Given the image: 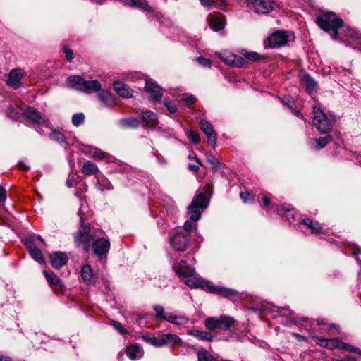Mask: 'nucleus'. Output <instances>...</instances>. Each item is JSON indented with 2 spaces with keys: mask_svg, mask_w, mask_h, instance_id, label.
<instances>
[{
  "mask_svg": "<svg viewBox=\"0 0 361 361\" xmlns=\"http://www.w3.org/2000/svg\"><path fill=\"white\" fill-rule=\"evenodd\" d=\"M317 24L326 32L333 31V38L337 39L338 38V29L343 26V22L342 19L337 17L336 13L328 12L322 14L316 19Z\"/></svg>",
  "mask_w": 361,
  "mask_h": 361,
  "instance_id": "1",
  "label": "nucleus"
},
{
  "mask_svg": "<svg viewBox=\"0 0 361 361\" xmlns=\"http://www.w3.org/2000/svg\"><path fill=\"white\" fill-rule=\"evenodd\" d=\"M313 125L321 133L329 132L332 128L334 121L324 113L320 104H317L313 106Z\"/></svg>",
  "mask_w": 361,
  "mask_h": 361,
  "instance_id": "2",
  "label": "nucleus"
},
{
  "mask_svg": "<svg viewBox=\"0 0 361 361\" xmlns=\"http://www.w3.org/2000/svg\"><path fill=\"white\" fill-rule=\"evenodd\" d=\"M235 322L234 318L221 314L219 317H209L205 319L204 324L207 329L214 331L216 329L226 331L232 326Z\"/></svg>",
  "mask_w": 361,
  "mask_h": 361,
  "instance_id": "3",
  "label": "nucleus"
},
{
  "mask_svg": "<svg viewBox=\"0 0 361 361\" xmlns=\"http://www.w3.org/2000/svg\"><path fill=\"white\" fill-rule=\"evenodd\" d=\"M94 238V235L92 234L91 228L87 226H82L74 235L75 245L77 246L82 245L86 252L89 251L90 243Z\"/></svg>",
  "mask_w": 361,
  "mask_h": 361,
  "instance_id": "4",
  "label": "nucleus"
},
{
  "mask_svg": "<svg viewBox=\"0 0 361 361\" xmlns=\"http://www.w3.org/2000/svg\"><path fill=\"white\" fill-rule=\"evenodd\" d=\"M247 6L259 14H266L274 9L276 3L272 0H247Z\"/></svg>",
  "mask_w": 361,
  "mask_h": 361,
  "instance_id": "5",
  "label": "nucleus"
},
{
  "mask_svg": "<svg viewBox=\"0 0 361 361\" xmlns=\"http://www.w3.org/2000/svg\"><path fill=\"white\" fill-rule=\"evenodd\" d=\"M290 39H293V35H287L283 31L278 30L268 37L267 43L269 47L274 49L287 44Z\"/></svg>",
  "mask_w": 361,
  "mask_h": 361,
  "instance_id": "6",
  "label": "nucleus"
},
{
  "mask_svg": "<svg viewBox=\"0 0 361 361\" xmlns=\"http://www.w3.org/2000/svg\"><path fill=\"white\" fill-rule=\"evenodd\" d=\"M188 234L185 233L176 232L170 240L173 248L178 252H184L188 244Z\"/></svg>",
  "mask_w": 361,
  "mask_h": 361,
  "instance_id": "7",
  "label": "nucleus"
},
{
  "mask_svg": "<svg viewBox=\"0 0 361 361\" xmlns=\"http://www.w3.org/2000/svg\"><path fill=\"white\" fill-rule=\"evenodd\" d=\"M185 281V283L190 288H201L204 290H206L207 291L209 290V286H211V283L208 281H206L203 279L202 278L195 276L188 277Z\"/></svg>",
  "mask_w": 361,
  "mask_h": 361,
  "instance_id": "8",
  "label": "nucleus"
},
{
  "mask_svg": "<svg viewBox=\"0 0 361 361\" xmlns=\"http://www.w3.org/2000/svg\"><path fill=\"white\" fill-rule=\"evenodd\" d=\"M145 90L147 92L150 94L149 99L154 102H159L162 97V91L159 86H158L152 80H147L145 86Z\"/></svg>",
  "mask_w": 361,
  "mask_h": 361,
  "instance_id": "9",
  "label": "nucleus"
},
{
  "mask_svg": "<svg viewBox=\"0 0 361 361\" xmlns=\"http://www.w3.org/2000/svg\"><path fill=\"white\" fill-rule=\"evenodd\" d=\"M201 130L207 136V142L212 146L214 147L216 143V134L212 126L207 121L202 120L200 123Z\"/></svg>",
  "mask_w": 361,
  "mask_h": 361,
  "instance_id": "10",
  "label": "nucleus"
},
{
  "mask_svg": "<svg viewBox=\"0 0 361 361\" xmlns=\"http://www.w3.org/2000/svg\"><path fill=\"white\" fill-rule=\"evenodd\" d=\"M43 274L49 286H51L55 290H63V284L62 281L54 272L44 270Z\"/></svg>",
  "mask_w": 361,
  "mask_h": 361,
  "instance_id": "11",
  "label": "nucleus"
},
{
  "mask_svg": "<svg viewBox=\"0 0 361 361\" xmlns=\"http://www.w3.org/2000/svg\"><path fill=\"white\" fill-rule=\"evenodd\" d=\"M92 248L97 255H106L109 250L110 243L104 238H99L94 242Z\"/></svg>",
  "mask_w": 361,
  "mask_h": 361,
  "instance_id": "12",
  "label": "nucleus"
},
{
  "mask_svg": "<svg viewBox=\"0 0 361 361\" xmlns=\"http://www.w3.org/2000/svg\"><path fill=\"white\" fill-rule=\"evenodd\" d=\"M50 262L53 267L59 269L68 262V257L61 252H56L50 255Z\"/></svg>",
  "mask_w": 361,
  "mask_h": 361,
  "instance_id": "13",
  "label": "nucleus"
},
{
  "mask_svg": "<svg viewBox=\"0 0 361 361\" xmlns=\"http://www.w3.org/2000/svg\"><path fill=\"white\" fill-rule=\"evenodd\" d=\"M209 292L222 295L228 299H231L238 294V293L233 289L214 286L212 283L209 286Z\"/></svg>",
  "mask_w": 361,
  "mask_h": 361,
  "instance_id": "14",
  "label": "nucleus"
},
{
  "mask_svg": "<svg viewBox=\"0 0 361 361\" xmlns=\"http://www.w3.org/2000/svg\"><path fill=\"white\" fill-rule=\"evenodd\" d=\"M174 269L180 276L184 278L190 277L195 274V269L188 266L185 261H180Z\"/></svg>",
  "mask_w": 361,
  "mask_h": 361,
  "instance_id": "15",
  "label": "nucleus"
},
{
  "mask_svg": "<svg viewBox=\"0 0 361 361\" xmlns=\"http://www.w3.org/2000/svg\"><path fill=\"white\" fill-rule=\"evenodd\" d=\"M114 90L123 97L130 98L133 97V90L122 82L114 83Z\"/></svg>",
  "mask_w": 361,
  "mask_h": 361,
  "instance_id": "16",
  "label": "nucleus"
},
{
  "mask_svg": "<svg viewBox=\"0 0 361 361\" xmlns=\"http://www.w3.org/2000/svg\"><path fill=\"white\" fill-rule=\"evenodd\" d=\"M122 1L126 6L137 7L147 11H152V7L146 0H122Z\"/></svg>",
  "mask_w": 361,
  "mask_h": 361,
  "instance_id": "17",
  "label": "nucleus"
},
{
  "mask_svg": "<svg viewBox=\"0 0 361 361\" xmlns=\"http://www.w3.org/2000/svg\"><path fill=\"white\" fill-rule=\"evenodd\" d=\"M21 78L22 74L20 71L13 70L9 73L7 84L9 86L16 89L20 86Z\"/></svg>",
  "mask_w": 361,
  "mask_h": 361,
  "instance_id": "18",
  "label": "nucleus"
},
{
  "mask_svg": "<svg viewBox=\"0 0 361 361\" xmlns=\"http://www.w3.org/2000/svg\"><path fill=\"white\" fill-rule=\"evenodd\" d=\"M85 80L79 75H71L67 78L68 86L82 91Z\"/></svg>",
  "mask_w": 361,
  "mask_h": 361,
  "instance_id": "19",
  "label": "nucleus"
},
{
  "mask_svg": "<svg viewBox=\"0 0 361 361\" xmlns=\"http://www.w3.org/2000/svg\"><path fill=\"white\" fill-rule=\"evenodd\" d=\"M142 121L147 127H154L157 124V116L150 111H142Z\"/></svg>",
  "mask_w": 361,
  "mask_h": 361,
  "instance_id": "20",
  "label": "nucleus"
},
{
  "mask_svg": "<svg viewBox=\"0 0 361 361\" xmlns=\"http://www.w3.org/2000/svg\"><path fill=\"white\" fill-rule=\"evenodd\" d=\"M101 88L102 85L97 80H85L82 91L90 94L97 92L100 90Z\"/></svg>",
  "mask_w": 361,
  "mask_h": 361,
  "instance_id": "21",
  "label": "nucleus"
},
{
  "mask_svg": "<svg viewBox=\"0 0 361 361\" xmlns=\"http://www.w3.org/2000/svg\"><path fill=\"white\" fill-rule=\"evenodd\" d=\"M188 334L191 335L199 340L212 341L213 337L209 332L201 331L199 329H191L188 331Z\"/></svg>",
  "mask_w": 361,
  "mask_h": 361,
  "instance_id": "22",
  "label": "nucleus"
},
{
  "mask_svg": "<svg viewBox=\"0 0 361 361\" xmlns=\"http://www.w3.org/2000/svg\"><path fill=\"white\" fill-rule=\"evenodd\" d=\"M188 318L184 315L173 313L167 314L166 321L175 325H184L188 323Z\"/></svg>",
  "mask_w": 361,
  "mask_h": 361,
  "instance_id": "23",
  "label": "nucleus"
},
{
  "mask_svg": "<svg viewBox=\"0 0 361 361\" xmlns=\"http://www.w3.org/2000/svg\"><path fill=\"white\" fill-rule=\"evenodd\" d=\"M190 204L200 209H204L207 207L208 200L204 194L200 193L193 198Z\"/></svg>",
  "mask_w": 361,
  "mask_h": 361,
  "instance_id": "24",
  "label": "nucleus"
},
{
  "mask_svg": "<svg viewBox=\"0 0 361 361\" xmlns=\"http://www.w3.org/2000/svg\"><path fill=\"white\" fill-rule=\"evenodd\" d=\"M302 224L310 229L312 233L319 234L322 233V227L320 224L317 221H314L311 219H304Z\"/></svg>",
  "mask_w": 361,
  "mask_h": 361,
  "instance_id": "25",
  "label": "nucleus"
},
{
  "mask_svg": "<svg viewBox=\"0 0 361 361\" xmlns=\"http://www.w3.org/2000/svg\"><path fill=\"white\" fill-rule=\"evenodd\" d=\"M24 115L33 123H39L42 121V118L39 113L31 107L26 109L24 111Z\"/></svg>",
  "mask_w": 361,
  "mask_h": 361,
  "instance_id": "26",
  "label": "nucleus"
},
{
  "mask_svg": "<svg viewBox=\"0 0 361 361\" xmlns=\"http://www.w3.org/2000/svg\"><path fill=\"white\" fill-rule=\"evenodd\" d=\"M302 85L305 86L307 92L309 93L312 92L316 90L317 82L310 76L306 75L301 78Z\"/></svg>",
  "mask_w": 361,
  "mask_h": 361,
  "instance_id": "27",
  "label": "nucleus"
},
{
  "mask_svg": "<svg viewBox=\"0 0 361 361\" xmlns=\"http://www.w3.org/2000/svg\"><path fill=\"white\" fill-rule=\"evenodd\" d=\"M162 336L163 345L171 343L173 345H180L181 344V339L174 334H166Z\"/></svg>",
  "mask_w": 361,
  "mask_h": 361,
  "instance_id": "28",
  "label": "nucleus"
},
{
  "mask_svg": "<svg viewBox=\"0 0 361 361\" xmlns=\"http://www.w3.org/2000/svg\"><path fill=\"white\" fill-rule=\"evenodd\" d=\"M99 171V169L94 163L87 161L82 167V172L87 176L96 174Z\"/></svg>",
  "mask_w": 361,
  "mask_h": 361,
  "instance_id": "29",
  "label": "nucleus"
},
{
  "mask_svg": "<svg viewBox=\"0 0 361 361\" xmlns=\"http://www.w3.org/2000/svg\"><path fill=\"white\" fill-rule=\"evenodd\" d=\"M32 257L40 264H44L45 260L42 251L35 245H32L28 250Z\"/></svg>",
  "mask_w": 361,
  "mask_h": 361,
  "instance_id": "30",
  "label": "nucleus"
},
{
  "mask_svg": "<svg viewBox=\"0 0 361 361\" xmlns=\"http://www.w3.org/2000/svg\"><path fill=\"white\" fill-rule=\"evenodd\" d=\"M81 276L84 282L86 283L87 284H89L92 282L93 274L92 268L90 267V265L86 264L82 267Z\"/></svg>",
  "mask_w": 361,
  "mask_h": 361,
  "instance_id": "31",
  "label": "nucleus"
},
{
  "mask_svg": "<svg viewBox=\"0 0 361 361\" xmlns=\"http://www.w3.org/2000/svg\"><path fill=\"white\" fill-rule=\"evenodd\" d=\"M126 354L131 360H135L141 356L140 348L137 345H133L126 348Z\"/></svg>",
  "mask_w": 361,
  "mask_h": 361,
  "instance_id": "32",
  "label": "nucleus"
},
{
  "mask_svg": "<svg viewBox=\"0 0 361 361\" xmlns=\"http://www.w3.org/2000/svg\"><path fill=\"white\" fill-rule=\"evenodd\" d=\"M188 215L191 221H197L201 216L200 209L190 204L188 207Z\"/></svg>",
  "mask_w": 361,
  "mask_h": 361,
  "instance_id": "33",
  "label": "nucleus"
},
{
  "mask_svg": "<svg viewBox=\"0 0 361 361\" xmlns=\"http://www.w3.org/2000/svg\"><path fill=\"white\" fill-rule=\"evenodd\" d=\"M240 54L245 57V59L247 61H259L262 58V56L257 52L248 51L245 49H243L240 51Z\"/></svg>",
  "mask_w": 361,
  "mask_h": 361,
  "instance_id": "34",
  "label": "nucleus"
},
{
  "mask_svg": "<svg viewBox=\"0 0 361 361\" xmlns=\"http://www.w3.org/2000/svg\"><path fill=\"white\" fill-rule=\"evenodd\" d=\"M139 121L135 118H128L120 121L121 125L126 128H137L139 126Z\"/></svg>",
  "mask_w": 361,
  "mask_h": 361,
  "instance_id": "35",
  "label": "nucleus"
},
{
  "mask_svg": "<svg viewBox=\"0 0 361 361\" xmlns=\"http://www.w3.org/2000/svg\"><path fill=\"white\" fill-rule=\"evenodd\" d=\"M219 58L226 64L232 66L235 59V54L230 51H224L219 54Z\"/></svg>",
  "mask_w": 361,
  "mask_h": 361,
  "instance_id": "36",
  "label": "nucleus"
},
{
  "mask_svg": "<svg viewBox=\"0 0 361 361\" xmlns=\"http://www.w3.org/2000/svg\"><path fill=\"white\" fill-rule=\"evenodd\" d=\"M154 310L155 312V318L158 320H167V314L164 313V308L159 305H156L154 306Z\"/></svg>",
  "mask_w": 361,
  "mask_h": 361,
  "instance_id": "37",
  "label": "nucleus"
},
{
  "mask_svg": "<svg viewBox=\"0 0 361 361\" xmlns=\"http://www.w3.org/2000/svg\"><path fill=\"white\" fill-rule=\"evenodd\" d=\"M97 188L101 191H104L106 190L113 189V185L108 179L102 178L98 180Z\"/></svg>",
  "mask_w": 361,
  "mask_h": 361,
  "instance_id": "38",
  "label": "nucleus"
},
{
  "mask_svg": "<svg viewBox=\"0 0 361 361\" xmlns=\"http://www.w3.org/2000/svg\"><path fill=\"white\" fill-rule=\"evenodd\" d=\"M210 27L215 31L221 30L224 28V23L221 20L218 18L212 17L209 20Z\"/></svg>",
  "mask_w": 361,
  "mask_h": 361,
  "instance_id": "39",
  "label": "nucleus"
},
{
  "mask_svg": "<svg viewBox=\"0 0 361 361\" xmlns=\"http://www.w3.org/2000/svg\"><path fill=\"white\" fill-rule=\"evenodd\" d=\"M49 138L59 143L66 142V137L61 132L56 130H51V133L49 135Z\"/></svg>",
  "mask_w": 361,
  "mask_h": 361,
  "instance_id": "40",
  "label": "nucleus"
},
{
  "mask_svg": "<svg viewBox=\"0 0 361 361\" xmlns=\"http://www.w3.org/2000/svg\"><path fill=\"white\" fill-rule=\"evenodd\" d=\"M143 338L147 342L152 344L155 347H161L163 346L162 341V336L160 337H149V336H144Z\"/></svg>",
  "mask_w": 361,
  "mask_h": 361,
  "instance_id": "41",
  "label": "nucleus"
},
{
  "mask_svg": "<svg viewBox=\"0 0 361 361\" xmlns=\"http://www.w3.org/2000/svg\"><path fill=\"white\" fill-rule=\"evenodd\" d=\"M331 140H332V137L331 135H326L325 137L314 140V141L317 145V149H320L324 147Z\"/></svg>",
  "mask_w": 361,
  "mask_h": 361,
  "instance_id": "42",
  "label": "nucleus"
},
{
  "mask_svg": "<svg viewBox=\"0 0 361 361\" xmlns=\"http://www.w3.org/2000/svg\"><path fill=\"white\" fill-rule=\"evenodd\" d=\"M198 361H216L212 355L202 349L197 353Z\"/></svg>",
  "mask_w": 361,
  "mask_h": 361,
  "instance_id": "43",
  "label": "nucleus"
},
{
  "mask_svg": "<svg viewBox=\"0 0 361 361\" xmlns=\"http://www.w3.org/2000/svg\"><path fill=\"white\" fill-rule=\"evenodd\" d=\"M247 64L248 62L245 59L244 56L235 54V59H233V63L232 66L241 68L247 66Z\"/></svg>",
  "mask_w": 361,
  "mask_h": 361,
  "instance_id": "44",
  "label": "nucleus"
},
{
  "mask_svg": "<svg viewBox=\"0 0 361 361\" xmlns=\"http://www.w3.org/2000/svg\"><path fill=\"white\" fill-rule=\"evenodd\" d=\"M85 116L82 113L75 114L72 117V123L75 126H78L84 123Z\"/></svg>",
  "mask_w": 361,
  "mask_h": 361,
  "instance_id": "45",
  "label": "nucleus"
},
{
  "mask_svg": "<svg viewBox=\"0 0 361 361\" xmlns=\"http://www.w3.org/2000/svg\"><path fill=\"white\" fill-rule=\"evenodd\" d=\"M316 341H317V344H319V345H321L322 347H329V343H338V339L327 340L322 337H317Z\"/></svg>",
  "mask_w": 361,
  "mask_h": 361,
  "instance_id": "46",
  "label": "nucleus"
},
{
  "mask_svg": "<svg viewBox=\"0 0 361 361\" xmlns=\"http://www.w3.org/2000/svg\"><path fill=\"white\" fill-rule=\"evenodd\" d=\"M216 1L217 0H200L202 5L209 9L212 8L213 6L221 8V4ZM221 1L223 3L224 0H221Z\"/></svg>",
  "mask_w": 361,
  "mask_h": 361,
  "instance_id": "47",
  "label": "nucleus"
},
{
  "mask_svg": "<svg viewBox=\"0 0 361 361\" xmlns=\"http://www.w3.org/2000/svg\"><path fill=\"white\" fill-rule=\"evenodd\" d=\"M186 135L188 138L194 144L199 143L200 140V137L199 134L193 130H188L186 132Z\"/></svg>",
  "mask_w": 361,
  "mask_h": 361,
  "instance_id": "48",
  "label": "nucleus"
},
{
  "mask_svg": "<svg viewBox=\"0 0 361 361\" xmlns=\"http://www.w3.org/2000/svg\"><path fill=\"white\" fill-rule=\"evenodd\" d=\"M183 227H184L185 231H186V233H185L189 235L190 231L196 228L197 224L195 223V221H192L190 219L187 220L185 222Z\"/></svg>",
  "mask_w": 361,
  "mask_h": 361,
  "instance_id": "49",
  "label": "nucleus"
},
{
  "mask_svg": "<svg viewBox=\"0 0 361 361\" xmlns=\"http://www.w3.org/2000/svg\"><path fill=\"white\" fill-rule=\"evenodd\" d=\"M111 325L121 334H126L128 333V331L121 325V323L113 321Z\"/></svg>",
  "mask_w": 361,
  "mask_h": 361,
  "instance_id": "50",
  "label": "nucleus"
},
{
  "mask_svg": "<svg viewBox=\"0 0 361 361\" xmlns=\"http://www.w3.org/2000/svg\"><path fill=\"white\" fill-rule=\"evenodd\" d=\"M342 348L347 350V351H349V352H353V353H357L359 354L360 355H361V350L357 348H355V347H353L349 344H346V343H343L342 344Z\"/></svg>",
  "mask_w": 361,
  "mask_h": 361,
  "instance_id": "51",
  "label": "nucleus"
},
{
  "mask_svg": "<svg viewBox=\"0 0 361 361\" xmlns=\"http://www.w3.org/2000/svg\"><path fill=\"white\" fill-rule=\"evenodd\" d=\"M277 312L283 317H290L292 315V311L286 307H277Z\"/></svg>",
  "mask_w": 361,
  "mask_h": 361,
  "instance_id": "52",
  "label": "nucleus"
},
{
  "mask_svg": "<svg viewBox=\"0 0 361 361\" xmlns=\"http://www.w3.org/2000/svg\"><path fill=\"white\" fill-rule=\"evenodd\" d=\"M196 61L204 67L210 68L212 66V61L210 59L203 58V57H197L196 58Z\"/></svg>",
  "mask_w": 361,
  "mask_h": 361,
  "instance_id": "53",
  "label": "nucleus"
},
{
  "mask_svg": "<svg viewBox=\"0 0 361 361\" xmlns=\"http://www.w3.org/2000/svg\"><path fill=\"white\" fill-rule=\"evenodd\" d=\"M240 196L243 202H247L250 200H254L253 195L249 192H242Z\"/></svg>",
  "mask_w": 361,
  "mask_h": 361,
  "instance_id": "54",
  "label": "nucleus"
},
{
  "mask_svg": "<svg viewBox=\"0 0 361 361\" xmlns=\"http://www.w3.org/2000/svg\"><path fill=\"white\" fill-rule=\"evenodd\" d=\"M6 114L8 117H10L14 120H18L19 118V114L15 111L14 109L11 107L7 109Z\"/></svg>",
  "mask_w": 361,
  "mask_h": 361,
  "instance_id": "55",
  "label": "nucleus"
},
{
  "mask_svg": "<svg viewBox=\"0 0 361 361\" xmlns=\"http://www.w3.org/2000/svg\"><path fill=\"white\" fill-rule=\"evenodd\" d=\"M64 53L66 54V58L68 61H71L73 59V51L68 47H64Z\"/></svg>",
  "mask_w": 361,
  "mask_h": 361,
  "instance_id": "56",
  "label": "nucleus"
},
{
  "mask_svg": "<svg viewBox=\"0 0 361 361\" xmlns=\"http://www.w3.org/2000/svg\"><path fill=\"white\" fill-rule=\"evenodd\" d=\"M165 106L171 114H174L177 111L176 106L171 102H165Z\"/></svg>",
  "mask_w": 361,
  "mask_h": 361,
  "instance_id": "57",
  "label": "nucleus"
},
{
  "mask_svg": "<svg viewBox=\"0 0 361 361\" xmlns=\"http://www.w3.org/2000/svg\"><path fill=\"white\" fill-rule=\"evenodd\" d=\"M185 104L189 106L191 104H194L196 102V98L194 96H188L183 99Z\"/></svg>",
  "mask_w": 361,
  "mask_h": 361,
  "instance_id": "58",
  "label": "nucleus"
},
{
  "mask_svg": "<svg viewBox=\"0 0 361 361\" xmlns=\"http://www.w3.org/2000/svg\"><path fill=\"white\" fill-rule=\"evenodd\" d=\"M93 157L96 159L102 160L106 157V153L99 150H97L94 152Z\"/></svg>",
  "mask_w": 361,
  "mask_h": 361,
  "instance_id": "59",
  "label": "nucleus"
},
{
  "mask_svg": "<svg viewBox=\"0 0 361 361\" xmlns=\"http://www.w3.org/2000/svg\"><path fill=\"white\" fill-rule=\"evenodd\" d=\"M6 199V190L3 186L0 185V204L4 202Z\"/></svg>",
  "mask_w": 361,
  "mask_h": 361,
  "instance_id": "60",
  "label": "nucleus"
},
{
  "mask_svg": "<svg viewBox=\"0 0 361 361\" xmlns=\"http://www.w3.org/2000/svg\"><path fill=\"white\" fill-rule=\"evenodd\" d=\"M24 243L25 245H26V247H27L28 250H30V247L32 246V245H35L34 243H33V240L32 238H26L24 240Z\"/></svg>",
  "mask_w": 361,
  "mask_h": 361,
  "instance_id": "61",
  "label": "nucleus"
},
{
  "mask_svg": "<svg viewBox=\"0 0 361 361\" xmlns=\"http://www.w3.org/2000/svg\"><path fill=\"white\" fill-rule=\"evenodd\" d=\"M342 344L343 343L341 342L339 340H338V343H329V347H326V348H335V347H337V348H342Z\"/></svg>",
  "mask_w": 361,
  "mask_h": 361,
  "instance_id": "62",
  "label": "nucleus"
},
{
  "mask_svg": "<svg viewBox=\"0 0 361 361\" xmlns=\"http://www.w3.org/2000/svg\"><path fill=\"white\" fill-rule=\"evenodd\" d=\"M188 169L192 171L197 172L199 170V164H197V165L189 164Z\"/></svg>",
  "mask_w": 361,
  "mask_h": 361,
  "instance_id": "63",
  "label": "nucleus"
},
{
  "mask_svg": "<svg viewBox=\"0 0 361 361\" xmlns=\"http://www.w3.org/2000/svg\"><path fill=\"white\" fill-rule=\"evenodd\" d=\"M262 200L264 206H268L270 204V200L268 197L264 195L262 196Z\"/></svg>",
  "mask_w": 361,
  "mask_h": 361,
  "instance_id": "64",
  "label": "nucleus"
}]
</instances>
